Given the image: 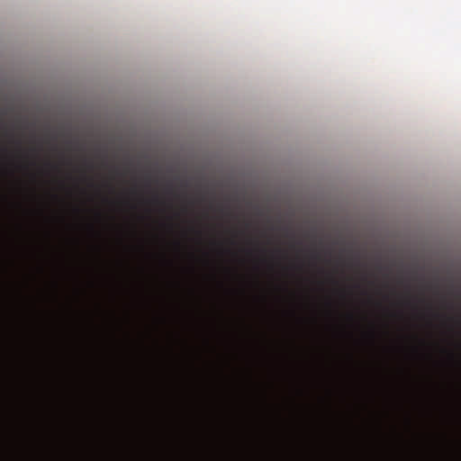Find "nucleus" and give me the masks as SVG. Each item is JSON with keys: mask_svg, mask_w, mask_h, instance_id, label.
Returning <instances> with one entry per match:
<instances>
[{"mask_svg": "<svg viewBox=\"0 0 461 461\" xmlns=\"http://www.w3.org/2000/svg\"><path fill=\"white\" fill-rule=\"evenodd\" d=\"M288 229H283V450H288V247L285 242Z\"/></svg>", "mask_w": 461, "mask_h": 461, "instance_id": "1", "label": "nucleus"}, {"mask_svg": "<svg viewBox=\"0 0 461 461\" xmlns=\"http://www.w3.org/2000/svg\"><path fill=\"white\" fill-rule=\"evenodd\" d=\"M320 409L313 402L309 405V461H320Z\"/></svg>", "mask_w": 461, "mask_h": 461, "instance_id": "2", "label": "nucleus"}, {"mask_svg": "<svg viewBox=\"0 0 461 461\" xmlns=\"http://www.w3.org/2000/svg\"><path fill=\"white\" fill-rule=\"evenodd\" d=\"M308 382V393L312 397L320 385V358L319 352L315 347L312 348L310 351Z\"/></svg>", "mask_w": 461, "mask_h": 461, "instance_id": "3", "label": "nucleus"}, {"mask_svg": "<svg viewBox=\"0 0 461 461\" xmlns=\"http://www.w3.org/2000/svg\"><path fill=\"white\" fill-rule=\"evenodd\" d=\"M267 206L260 203H253L249 201L248 203L249 212L256 218H264L267 214Z\"/></svg>", "mask_w": 461, "mask_h": 461, "instance_id": "4", "label": "nucleus"}, {"mask_svg": "<svg viewBox=\"0 0 461 461\" xmlns=\"http://www.w3.org/2000/svg\"><path fill=\"white\" fill-rule=\"evenodd\" d=\"M310 258L313 261H318L321 259V256L319 250L315 248L310 249L309 251Z\"/></svg>", "mask_w": 461, "mask_h": 461, "instance_id": "5", "label": "nucleus"}, {"mask_svg": "<svg viewBox=\"0 0 461 461\" xmlns=\"http://www.w3.org/2000/svg\"><path fill=\"white\" fill-rule=\"evenodd\" d=\"M311 324H312V325L316 324V319L315 318H312L311 319Z\"/></svg>", "mask_w": 461, "mask_h": 461, "instance_id": "6", "label": "nucleus"}]
</instances>
